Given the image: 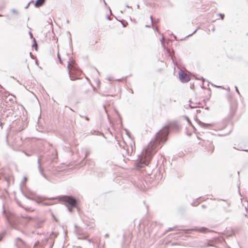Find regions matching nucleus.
Returning <instances> with one entry per match:
<instances>
[{
    "mask_svg": "<svg viewBox=\"0 0 248 248\" xmlns=\"http://www.w3.org/2000/svg\"><path fill=\"white\" fill-rule=\"evenodd\" d=\"M173 129H178V125L175 122L169 123L164 126L156 133L155 139L149 143L147 147L142 152L140 159V164L145 165H148L149 164L153 155L160 148L159 144L167 141L169 130Z\"/></svg>",
    "mask_w": 248,
    "mask_h": 248,
    "instance_id": "nucleus-1",
    "label": "nucleus"
},
{
    "mask_svg": "<svg viewBox=\"0 0 248 248\" xmlns=\"http://www.w3.org/2000/svg\"><path fill=\"white\" fill-rule=\"evenodd\" d=\"M58 56L61 63H68L67 66L70 78L72 80L80 79L82 75V71L79 68L77 63L72 57L64 52L58 53Z\"/></svg>",
    "mask_w": 248,
    "mask_h": 248,
    "instance_id": "nucleus-2",
    "label": "nucleus"
},
{
    "mask_svg": "<svg viewBox=\"0 0 248 248\" xmlns=\"http://www.w3.org/2000/svg\"><path fill=\"white\" fill-rule=\"evenodd\" d=\"M62 201L66 203H68L72 207H75L76 205L77 201L76 200L70 197L65 196L62 198Z\"/></svg>",
    "mask_w": 248,
    "mask_h": 248,
    "instance_id": "nucleus-3",
    "label": "nucleus"
},
{
    "mask_svg": "<svg viewBox=\"0 0 248 248\" xmlns=\"http://www.w3.org/2000/svg\"><path fill=\"white\" fill-rule=\"evenodd\" d=\"M179 76L180 79L183 82H186L190 80L189 76L183 71L179 72Z\"/></svg>",
    "mask_w": 248,
    "mask_h": 248,
    "instance_id": "nucleus-4",
    "label": "nucleus"
},
{
    "mask_svg": "<svg viewBox=\"0 0 248 248\" xmlns=\"http://www.w3.org/2000/svg\"><path fill=\"white\" fill-rule=\"evenodd\" d=\"M193 230L201 233H207L212 232L211 230L205 227L197 228Z\"/></svg>",
    "mask_w": 248,
    "mask_h": 248,
    "instance_id": "nucleus-5",
    "label": "nucleus"
},
{
    "mask_svg": "<svg viewBox=\"0 0 248 248\" xmlns=\"http://www.w3.org/2000/svg\"><path fill=\"white\" fill-rule=\"evenodd\" d=\"M215 246V241L214 240H210L204 244L202 248H207L208 247H214Z\"/></svg>",
    "mask_w": 248,
    "mask_h": 248,
    "instance_id": "nucleus-6",
    "label": "nucleus"
},
{
    "mask_svg": "<svg viewBox=\"0 0 248 248\" xmlns=\"http://www.w3.org/2000/svg\"><path fill=\"white\" fill-rule=\"evenodd\" d=\"M237 108V105L236 103H232L231 106V112L232 115H233L235 114V113L236 111Z\"/></svg>",
    "mask_w": 248,
    "mask_h": 248,
    "instance_id": "nucleus-7",
    "label": "nucleus"
},
{
    "mask_svg": "<svg viewBox=\"0 0 248 248\" xmlns=\"http://www.w3.org/2000/svg\"><path fill=\"white\" fill-rule=\"evenodd\" d=\"M46 0H37L35 3V6L36 7H39L43 5Z\"/></svg>",
    "mask_w": 248,
    "mask_h": 248,
    "instance_id": "nucleus-8",
    "label": "nucleus"
},
{
    "mask_svg": "<svg viewBox=\"0 0 248 248\" xmlns=\"http://www.w3.org/2000/svg\"><path fill=\"white\" fill-rule=\"evenodd\" d=\"M220 16H221V19H223V18H224V15H220Z\"/></svg>",
    "mask_w": 248,
    "mask_h": 248,
    "instance_id": "nucleus-9",
    "label": "nucleus"
},
{
    "mask_svg": "<svg viewBox=\"0 0 248 248\" xmlns=\"http://www.w3.org/2000/svg\"><path fill=\"white\" fill-rule=\"evenodd\" d=\"M1 16V15H0V16Z\"/></svg>",
    "mask_w": 248,
    "mask_h": 248,
    "instance_id": "nucleus-10",
    "label": "nucleus"
}]
</instances>
